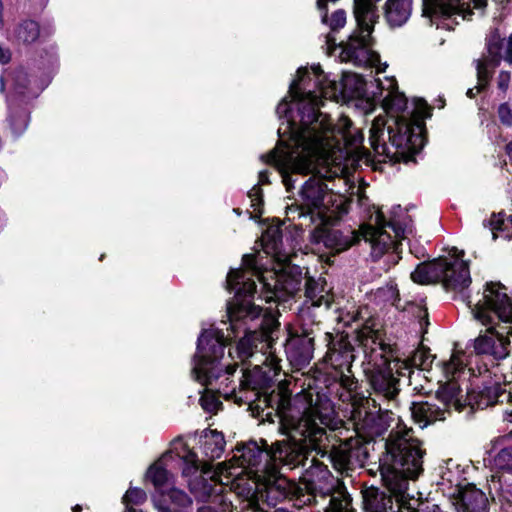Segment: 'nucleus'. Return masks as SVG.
Instances as JSON below:
<instances>
[{
	"label": "nucleus",
	"mask_w": 512,
	"mask_h": 512,
	"mask_svg": "<svg viewBox=\"0 0 512 512\" xmlns=\"http://www.w3.org/2000/svg\"><path fill=\"white\" fill-rule=\"evenodd\" d=\"M334 410L330 401L310 404L301 414L281 412L280 431L288 441L276 442L271 449H262L257 442L250 441L238 446L229 462H222L209 476L229 486L237 497L246 495L244 507L258 509L255 487L247 483L256 481L265 473L275 474L278 466L292 470L305 466L312 452L327 458L340 473L347 472L362 453L358 441L349 439L339 444L331 443L326 428L333 421Z\"/></svg>",
	"instance_id": "nucleus-1"
},
{
	"label": "nucleus",
	"mask_w": 512,
	"mask_h": 512,
	"mask_svg": "<svg viewBox=\"0 0 512 512\" xmlns=\"http://www.w3.org/2000/svg\"><path fill=\"white\" fill-rule=\"evenodd\" d=\"M298 116L299 120H282L278 128L280 139L277 146L262 155L261 159L278 169L287 190L294 186V174H311L301 187L299 201L303 209L323 226L333 219L330 209L334 197L325 180L336 177L339 170H332L330 161L334 159L336 150L341 151L346 147L342 140L337 141L306 129L311 124L314 125L312 129L321 126V122L312 115L305 116L299 112Z\"/></svg>",
	"instance_id": "nucleus-2"
},
{
	"label": "nucleus",
	"mask_w": 512,
	"mask_h": 512,
	"mask_svg": "<svg viewBox=\"0 0 512 512\" xmlns=\"http://www.w3.org/2000/svg\"><path fill=\"white\" fill-rule=\"evenodd\" d=\"M342 92L351 97H360L365 91V81L357 74H346L342 80ZM341 92L340 85L329 80L320 66H313L311 71L306 68L297 70V79L289 87V98L285 97L277 106L276 113L279 118H295L299 120L298 113L305 116L309 114L321 122V126L312 129L313 124L306 129L319 133L334 140H342L347 149H356L363 142V134L352 127L348 117L342 116L335 125H332L327 114L319 111L323 99H337Z\"/></svg>",
	"instance_id": "nucleus-3"
},
{
	"label": "nucleus",
	"mask_w": 512,
	"mask_h": 512,
	"mask_svg": "<svg viewBox=\"0 0 512 512\" xmlns=\"http://www.w3.org/2000/svg\"><path fill=\"white\" fill-rule=\"evenodd\" d=\"M402 213L400 205L394 206L391 216L386 221L384 214L377 210L370 217V221L361 225L359 232L353 230L341 231L335 229H315L314 237L323 242L326 248L335 253L343 252L356 244L362 237L371 245V255L374 259L385 256L384 263L395 265L400 259L399 245L412 232L406 225L403 226L398 219Z\"/></svg>",
	"instance_id": "nucleus-4"
},
{
	"label": "nucleus",
	"mask_w": 512,
	"mask_h": 512,
	"mask_svg": "<svg viewBox=\"0 0 512 512\" xmlns=\"http://www.w3.org/2000/svg\"><path fill=\"white\" fill-rule=\"evenodd\" d=\"M382 440H385V451L379 458L382 480L397 502L404 504L410 497L409 480H415L423 471L425 450L412 429L400 423Z\"/></svg>",
	"instance_id": "nucleus-5"
},
{
	"label": "nucleus",
	"mask_w": 512,
	"mask_h": 512,
	"mask_svg": "<svg viewBox=\"0 0 512 512\" xmlns=\"http://www.w3.org/2000/svg\"><path fill=\"white\" fill-rule=\"evenodd\" d=\"M244 287H237L233 284V279L229 278L228 290L234 291L235 296L227 305L228 322L222 321V327H211L209 330H222L226 336L225 346L230 340L236 338L241 330H244L245 336L239 341L236 347L237 358L245 363L252 358L259 359L260 362H266V349L270 347L268 343V333L263 328L264 319L262 318V308L253 304L249 299H242L245 291L251 292L254 289V283L244 281Z\"/></svg>",
	"instance_id": "nucleus-6"
},
{
	"label": "nucleus",
	"mask_w": 512,
	"mask_h": 512,
	"mask_svg": "<svg viewBox=\"0 0 512 512\" xmlns=\"http://www.w3.org/2000/svg\"><path fill=\"white\" fill-rule=\"evenodd\" d=\"M356 339L371 365L370 384L374 392L389 402L395 401L399 393V380L394 371L398 376H410L412 368H423L428 359L423 352L417 351L411 358L392 360V347L384 342L382 332L369 323L357 331Z\"/></svg>",
	"instance_id": "nucleus-7"
},
{
	"label": "nucleus",
	"mask_w": 512,
	"mask_h": 512,
	"mask_svg": "<svg viewBox=\"0 0 512 512\" xmlns=\"http://www.w3.org/2000/svg\"><path fill=\"white\" fill-rule=\"evenodd\" d=\"M423 122L406 116H377L369 142L380 162H410L424 146Z\"/></svg>",
	"instance_id": "nucleus-8"
},
{
	"label": "nucleus",
	"mask_w": 512,
	"mask_h": 512,
	"mask_svg": "<svg viewBox=\"0 0 512 512\" xmlns=\"http://www.w3.org/2000/svg\"><path fill=\"white\" fill-rule=\"evenodd\" d=\"M222 330H202L198 337L197 350L193 358L192 377L204 387L216 390L225 399L243 403L244 397L231 379L237 364H221L224 356L225 338Z\"/></svg>",
	"instance_id": "nucleus-9"
},
{
	"label": "nucleus",
	"mask_w": 512,
	"mask_h": 512,
	"mask_svg": "<svg viewBox=\"0 0 512 512\" xmlns=\"http://www.w3.org/2000/svg\"><path fill=\"white\" fill-rule=\"evenodd\" d=\"M466 365V355L462 351H455L449 361L443 363V373L447 381L437 390V399L442 404V407L429 402L413 403L411 414L415 423L421 428H425L435 421L444 420L451 408L461 411L469 405L467 399L468 392L463 394L458 382L450 379L454 378V375L462 371Z\"/></svg>",
	"instance_id": "nucleus-10"
},
{
	"label": "nucleus",
	"mask_w": 512,
	"mask_h": 512,
	"mask_svg": "<svg viewBox=\"0 0 512 512\" xmlns=\"http://www.w3.org/2000/svg\"><path fill=\"white\" fill-rule=\"evenodd\" d=\"M243 265L247 271L242 269H231L227 275L226 284L228 285L229 278L233 279V284L237 287L243 288L244 281H251L254 283V289L251 292L245 291L242 294V299L252 297L256 292V283L253 279L256 277L262 283L266 290V301L284 300L285 297L291 296L300 289V279L293 277L287 273H277L274 270H262L257 265V259L252 254H246L242 258Z\"/></svg>",
	"instance_id": "nucleus-11"
},
{
	"label": "nucleus",
	"mask_w": 512,
	"mask_h": 512,
	"mask_svg": "<svg viewBox=\"0 0 512 512\" xmlns=\"http://www.w3.org/2000/svg\"><path fill=\"white\" fill-rule=\"evenodd\" d=\"M284 466H278L275 474L265 473L256 481L247 483L249 486L255 487L256 497L258 502V509H249L244 507L246 502V495L239 498V506L235 509L237 512H266L262 507L263 503L269 506H276L278 503L288 500L293 502L294 506H304L309 504L313 496L306 492L305 488H302L295 481H291L284 477L280 469Z\"/></svg>",
	"instance_id": "nucleus-12"
},
{
	"label": "nucleus",
	"mask_w": 512,
	"mask_h": 512,
	"mask_svg": "<svg viewBox=\"0 0 512 512\" xmlns=\"http://www.w3.org/2000/svg\"><path fill=\"white\" fill-rule=\"evenodd\" d=\"M411 279L419 284L442 282L446 289L461 293L471 284L468 264L459 257L439 258L419 264L411 273Z\"/></svg>",
	"instance_id": "nucleus-13"
},
{
	"label": "nucleus",
	"mask_w": 512,
	"mask_h": 512,
	"mask_svg": "<svg viewBox=\"0 0 512 512\" xmlns=\"http://www.w3.org/2000/svg\"><path fill=\"white\" fill-rule=\"evenodd\" d=\"M462 297L477 321L490 323L493 314L504 323H512V301L507 288L501 283H487L483 292H478L473 299L465 295Z\"/></svg>",
	"instance_id": "nucleus-14"
},
{
	"label": "nucleus",
	"mask_w": 512,
	"mask_h": 512,
	"mask_svg": "<svg viewBox=\"0 0 512 512\" xmlns=\"http://www.w3.org/2000/svg\"><path fill=\"white\" fill-rule=\"evenodd\" d=\"M5 83L10 84V88L13 92V95L8 99L10 108V115L8 119L9 125L12 134L15 137H19L28 126L29 115L24 109L14 112L12 110V103L17 98H22V101H24L37 97L40 89L29 86L30 80L28 79L27 73L22 68H18L13 72L5 73L0 77L1 91L4 90Z\"/></svg>",
	"instance_id": "nucleus-15"
},
{
	"label": "nucleus",
	"mask_w": 512,
	"mask_h": 512,
	"mask_svg": "<svg viewBox=\"0 0 512 512\" xmlns=\"http://www.w3.org/2000/svg\"><path fill=\"white\" fill-rule=\"evenodd\" d=\"M277 367H265L255 364L253 369H245L239 383V393L243 395L246 391L251 396H245L244 402L249 403L250 408L257 410L258 413H264L266 408L270 407L271 397L267 395V390L271 387L272 378L276 374Z\"/></svg>",
	"instance_id": "nucleus-16"
},
{
	"label": "nucleus",
	"mask_w": 512,
	"mask_h": 512,
	"mask_svg": "<svg viewBox=\"0 0 512 512\" xmlns=\"http://www.w3.org/2000/svg\"><path fill=\"white\" fill-rule=\"evenodd\" d=\"M512 65V36L506 41L498 33H491L481 56L475 60L479 81L483 85L490 81L502 60Z\"/></svg>",
	"instance_id": "nucleus-17"
},
{
	"label": "nucleus",
	"mask_w": 512,
	"mask_h": 512,
	"mask_svg": "<svg viewBox=\"0 0 512 512\" xmlns=\"http://www.w3.org/2000/svg\"><path fill=\"white\" fill-rule=\"evenodd\" d=\"M189 488L191 493L199 501H209L220 506V512H233V505L231 500H228L225 492L229 486L222 484L221 482L212 479L201 477V479H190ZM198 512H219L215 507L202 506L198 509Z\"/></svg>",
	"instance_id": "nucleus-18"
},
{
	"label": "nucleus",
	"mask_w": 512,
	"mask_h": 512,
	"mask_svg": "<svg viewBox=\"0 0 512 512\" xmlns=\"http://www.w3.org/2000/svg\"><path fill=\"white\" fill-rule=\"evenodd\" d=\"M325 340L328 342V350L325 356V361L331 365L333 369L339 372L343 378V384L352 389L353 381L345 372H351V366L355 359L354 347L348 340L347 336L340 335L335 339L332 338L330 333H324Z\"/></svg>",
	"instance_id": "nucleus-19"
},
{
	"label": "nucleus",
	"mask_w": 512,
	"mask_h": 512,
	"mask_svg": "<svg viewBox=\"0 0 512 512\" xmlns=\"http://www.w3.org/2000/svg\"><path fill=\"white\" fill-rule=\"evenodd\" d=\"M320 332L319 324L309 326L306 323L300 327L287 345V355L292 363L297 366H306L313 358L314 340Z\"/></svg>",
	"instance_id": "nucleus-20"
},
{
	"label": "nucleus",
	"mask_w": 512,
	"mask_h": 512,
	"mask_svg": "<svg viewBox=\"0 0 512 512\" xmlns=\"http://www.w3.org/2000/svg\"><path fill=\"white\" fill-rule=\"evenodd\" d=\"M173 454L183 462V476H195L194 479H201L204 475H211L210 465L207 463L200 465V461L196 453L190 450L187 444L180 437L171 442L170 449L162 455V458L167 460L172 458Z\"/></svg>",
	"instance_id": "nucleus-21"
},
{
	"label": "nucleus",
	"mask_w": 512,
	"mask_h": 512,
	"mask_svg": "<svg viewBox=\"0 0 512 512\" xmlns=\"http://www.w3.org/2000/svg\"><path fill=\"white\" fill-rule=\"evenodd\" d=\"M358 414L359 420L356 422V430L365 442L383 437L390 427L392 413L388 411L382 414L365 411L363 418H361V411Z\"/></svg>",
	"instance_id": "nucleus-22"
},
{
	"label": "nucleus",
	"mask_w": 512,
	"mask_h": 512,
	"mask_svg": "<svg viewBox=\"0 0 512 512\" xmlns=\"http://www.w3.org/2000/svg\"><path fill=\"white\" fill-rule=\"evenodd\" d=\"M485 494L474 485L459 489L455 502L457 512H488Z\"/></svg>",
	"instance_id": "nucleus-23"
},
{
	"label": "nucleus",
	"mask_w": 512,
	"mask_h": 512,
	"mask_svg": "<svg viewBox=\"0 0 512 512\" xmlns=\"http://www.w3.org/2000/svg\"><path fill=\"white\" fill-rule=\"evenodd\" d=\"M491 444L499 449L493 457V467L512 475V431L493 439Z\"/></svg>",
	"instance_id": "nucleus-24"
},
{
	"label": "nucleus",
	"mask_w": 512,
	"mask_h": 512,
	"mask_svg": "<svg viewBox=\"0 0 512 512\" xmlns=\"http://www.w3.org/2000/svg\"><path fill=\"white\" fill-rule=\"evenodd\" d=\"M363 504L367 512H396L392 496L376 487L363 491Z\"/></svg>",
	"instance_id": "nucleus-25"
},
{
	"label": "nucleus",
	"mask_w": 512,
	"mask_h": 512,
	"mask_svg": "<svg viewBox=\"0 0 512 512\" xmlns=\"http://www.w3.org/2000/svg\"><path fill=\"white\" fill-rule=\"evenodd\" d=\"M503 394L504 392L498 383H491L483 386L479 391L472 390L468 392L467 399L469 406L472 408L484 409L497 403Z\"/></svg>",
	"instance_id": "nucleus-26"
},
{
	"label": "nucleus",
	"mask_w": 512,
	"mask_h": 512,
	"mask_svg": "<svg viewBox=\"0 0 512 512\" xmlns=\"http://www.w3.org/2000/svg\"><path fill=\"white\" fill-rule=\"evenodd\" d=\"M305 295L314 307L325 306L329 308L333 301L326 281L323 279L308 278L305 283Z\"/></svg>",
	"instance_id": "nucleus-27"
},
{
	"label": "nucleus",
	"mask_w": 512,
	"mask_h": 512,
	"mask_svg": "<svg viewBox=\"0 0 512 512\" xmlns=\"http://www.w3.org/2000/svg\"><path fill=\"white\" fill-rule=\"evenodd\" d=\"M200 446L202 453L208 460L220 458L224 452L225 439L224 435L217 430H205L200 437Z\"/></svg>",
	"instance_id": "nucleus-28"
},
{
	"label": "nucleus",
	"mask_w": 512,
	"mask_h": 512,
	"mask_svg": "<svg viewBox=\"0 0 512 512\" xmlns=\"http://www.w3.org/2000/svg\"><path fill=\"white\" fill-rule=\"evenodd\" d=\"M387 95L384 97V108L390 116H398V113L404 112L407 108V98L398 90L397 82L394 78L387 79Z\"/></svg>",
	"instance_id": "nucleus-29"
},
{
	"label": "nucleus",
	"mask_w": 512,
	"mask_h": 512,
	"mask_svg": "<svg viewBox=\"0 0 512 512\" xmlns=\"http://www.w3.org/2000/svg\"><path fill=\"white\" fill-rule=\"evenodd\" d=\"M262 246L267 254H273L278 261H282L285 255L281 254L282 230L281 225H270L262 234Z\"/></svg>",
	"instance_id": "nucleus-30"
},
{
	"label": "nucleus",
	"mask_w": 512,
	"mask_h": 512,
	"mask_svg": "<svg viewBox=\"0 0 512 512\" xmlns=\"http://www.w3.org/2000/svg\"><path fill=\"white\" fill-rule=\"evenodd\" d=\"M166 460L162 457L155 462L147 471V478L153 483L154 487L162 494H165L173 486L172 476L163 466Z\"/></svg>",
	"instance_id": "nucleus-31"
},
{
	"label": "nucleus",
	"mask_w": 512,
	"mask_h": 512,
	"mask_svg": "<svg viewBox=\"0 0 512 512\" xmlns=\"http://www.w3.org/2000/svg\"><path fill=\"white\" fill-rule=\"evenodd\" d=\"M40 35V29L37 22L33 20L21 21L13 30L12 38L19 44H31L35 42Z\"/></svg>",
	"instance_id": "nucleus-32"
},
{
	"label": "nucleus",
	"mask_w": 512,
	"mask_h": 512,
	"mask_svg": "<svg viewBox=\"0 0 512 512\" xmlns=\"http://www.w3.org/2000/svg\"><path fill=\"white\" fill-rule=\"evenodd\" d=\"M305 477L311 484L328 482L333 478L328 466L316 457L310 460V465L306 469Z\"/></svg>",
	"instance_id": "nucleus-33"
},
{
	"label": "nucleus",
	"mask_w": 512,
	"mask_h": 512,
	"mask_svg": "<svg viewBox=\"0 0 512 512\" xmlns=\"http://www.w3.org/2000/svg\"><path fill=\"white\" fill-rule=\"evenodd\" d=\"M351 501V497L344 489L336 490L330 497L326 512H353Z\"/></svg>",
	"instance_id": "nucleus-34"
},
{
	"label": "nucleus",
	"mask_w": 512,
	"mask_h": 512,
	"mask_svg": "<svg viewBox=\"0 0 512 512\" xmlns=\"http://www.w3.org/2000/svg\"><path fill=\"white\" fill-rule=\"evenodd\" d=\"M303 209V204L300 202L299 204H292L286 207V218L290 222H294L295 220H303V222L296 224V226L309 227L311 224L316 223L314 216L308 211Z\"/></svg>",
	"instance_id": "nucleus-35"
},
{
	"label": "nucleus",
	"mask_w": 512,
	"mask_h": 512,
	"mask_svg": "<svg viewBox=\"0 0 512 512\" xmlns=\"http://www.w3.org/2000/svg\"><path fill=\"white\" fill-rule=\"evenodd\" d=\"M217 394V391L212 390L211 387H205L200 397V404L205 411L216 413L221 408L222 402Z\"/></svg>",
	"instance_id": "nucleus-36"
},
{
	"label": "nucleus",
	"mask_w": 512,
	"mask_h": 512,
	"mask_svg": "<svg viewBox=\"0 0 512 512\" xmlns=\"http://www.w3.org/2000/svg\"><path fill=\"white\" fill-rule=\"evenodd\" d=\"M488 225L493 231V238L496 239L497 235L495 231H508L506 234L507 238H512V215L504 218L499 215H492L488 221Z\"/></svg>",
	"instance_id": "nucleus-37"
},
{
	"label": "nucleus",
	"mask_w": 512,
	"mask_h": 512,
	"mask_svg": "<svg viewBox=\"0 0 512 512\" xmlns=\"http://www.w3.org/2000/svg\"><path fill=\"white\" fill-rule=\"evenodd\" d=\"M165 494H167L171 501L168 506L191 509L192 501L189 496L182 490L176 489L172 486L168 491H166Z\"/></svg>",
	"instance_id": "nucleus-38"
},
{
	"label": "nucleus",
	"mask_w": 512,
	"mask_h": 512,
	"mask_svg": "<svg viewBox=\"0 0 512 512\" xmlns=\"http://www.w3.org/2000/svg\"><path fill=\"white\" fill-rule=\"evenodd\" d=\"M147 500V494L140 488H130L124 494L122 502L125 505V509L128 506L134 507L135 505H141Z\"/></svg>",
	"instance_id": "nucleus-39"
},
{
	"label": "nucleus",
	"mask_w": 512,
	"mask_h": 512,
	"mask_svg": "<svg viewBox=\"0 0 512 512\" xmlns=\"http://www.w3.org/2000/svg\"><path fill=\"white\" fill-rule=\"evenodd\" d=\"M498 117L505 126H512V109L508 103H502L498 107Z\"/></svg>",
	"instance_id": "nucleus-40"
},
{
	"label": "nucleus",
	"mask_w": 512,
	"mask_h": 512,
	"mask_svg": "<svg viewBox=\"0 0 512 512\" xmlns=\"http://www.w3.org/2000/svg\"><path fill=\"white\" fill-rule=\"evenodd\" d=\"M510 73L501 71L497 78V86L502 92H506L509 87Z\"/></svg>",
	"instance_id": "nucleus-41"
},
{
	"label": "nucleus",
	"mask_w": 512,
	"mask_h": 512,
	"mask_svg": "<svg viewBox=\"0 0 512 512\" xmlns=\"http://www.w3.org/2000/svg\"><path fill=\"white\" fill-rule=\"evenodd\" d=\"M249 197L251 198V202H252V207H254V209H257V207L261 204L262 202V199H261V189L257 186H254L250 192H249Z\"/></svg>",
	"instance_id": "nucleus-42"
},
{
	"label": "nucleus",
	"mask_w": 512,
	"mask_h": 512,
	"mask_svg": "<svg viewBox=\"0 0 512 512\" xmlns=\"http://www.w3.org/2000/svg\"><path fill=\"white\" fill-rule=\"evenodd\" d=\"M477 80H479V76H478V75H477ZM488 83H489V81H488L487 83H485V84H483V85H482V84L480 83V81H478V84H477V86H476L475 88H470V89H468V91H467V93H466V94H467V96H468L469 98H474V97H475V95H476L477 93H479L480 91H482V90H483V89L488 85Z\"/></svg>",
	"instance_id": "nucleus-43"
},
{
	"label": "nucleus",
	"mask_w": 512,
	"mask_h": 512,
	"mask_svg": "<svg viewBox=\"0 0 512 512\" xmlns=\"http://www.w3.org/2000/svg\"><path fill=\"white\" fill-rule=\"evenodd\" d=\"M418 310H419V313H418L419 323H420L421 328H423L424 325L427 326L429 324L428 312H427L426 308H422V307H420Z\"/></svg>",
	"instance_id": "nucleus-44"
},
{
	"label": "nucleus",
	"mask_w": 512,
	"mask_h": 512,
	"mask_svg": "<svg viewBox=\"0 0 512 512\" xmlns=\"http://www.w3.org/2000/svg\"><path fill=\"white\" fill-rule=\"evenodd\" d=\"M416 109L418 110L417 113L419 114V116H421V117L429 116L428 107L426 106V103H424L423 101L418 100L416 102Z\"/></svg>",
	"instance_id": "nucleus-45"
},
{
	"label": "nucleus",
	"mask_w": 512,
	"mask_h": 512,
	"mask_svg": "<svg viewBox=\"0 0 512 512\" xmlns=\"http://www.w3.org/2000/svg\"><path fill=\"white\" fill-rule=\"evenodd\" d=\"M11 59V52L9 49H5L0 46V64H7Z\"/></svg>",
	"instance_id": "nucleus-46"
},
{
	"label": "nucleus",
	"mask_w": 512,
	"mask_h": 512,
	"mask_svg": "<svg viewBox=\"0 0 512 512\" xmlns=\"http://www.w3.org/2000/svg\"><path fill=\"white\" fill-rule=\"evenodd\" d=\"M159 512H191V509L187 508H177L174 506H163L160 507Z\"/></svg>",
	"instance_id": "nucleus-47"
},
{
	"label": "nucleus",
	"mask_w": 512,
	"mask_h": 512,
	"mask_svg": "<svg viewBox=\"0 0 512 512\" xmlns=\"http://www.w3.org/2000/svg\"><path fill=\"white\" fill-rule=\"evenodd\" d=\"M269 182L268 180V174L266 171H261L259 173V184L263 185V184H267Z\"/></svg>",
	"instance_id": "nucleus-48"
},
{
	"label": "nucleus",
	"mask_w": 512,
	"mask_h": 512,
	"mask_svg": "<svg viewBox=\"0 0 512 512\" xmlns=\"http://www.w3.org/2000/svg\"><path fill=\"white\" fill-rule=\"evenodd\" d=\"M3 4H2V1L0 0V28L3 27Z\"/></svg>",
	"instance_id": "nucleus-49"
},
{
	"label": "nucleus",
	"mask_w": 512,
	"mask_h": 512,
	"mask_svg": "<svg viewBox=\"0 0 512 512\" xmlns=\"http://www.w3.org/2000/svg\"><path fill=\"white\" fill-rule=\"evenodd\" d=\"M124 512H144V511H143V510H141V509H137V508H135V507H132V506H128V508H127V509H125V511H124Z\"/></svg>",
	"instance_id": "nucleus-50"
},
{
	"label": "nucleus",
	"mask_w": 512,
	"mask_h": 512,
	"mask_svg": "<svg viewBox=\"0 0 512 512\" xmlns=\"http://www.w3.org/2000/svg\"><path fill=\"white\" fill-rule=\"evenodd\" d=\"M507 153L512 156V141L506 146Z\"/></svg>",
	"instance_id": "nucleus-51"
},
{
	"label": "nucleus",
	"mask_w": 512,
	"mask_h": 512,
	"mask_svg": "<svg viewBox=\"0 0 512 512\" xmlns=\"http://www.w3.org/2000/svg\"><path fill=\"white\" fill-rule=\"evenodd\" d=\"M80 510H81V507H80L79 505H77V506H75V507L73 508V512H78V511H80Z\"/></svg>",
	"instance_id": "nucleus-52"
},
{
	"label": "nucleus",
	"mask_w": 512,
	"mask_h": 512,
	"mask_svg": "<svg viewBox=\"0 0 512 512\" xmlns=\"http://www.w3.org/2000/svg\"><path fill=\"white\" fill-rule=\"evenodd\" d=\"M381 71H384V68L383 69L378 68L377 72H381Z\"/></svg>",
	"instance_id": "nucleus-53"
}]
</instances>
